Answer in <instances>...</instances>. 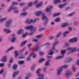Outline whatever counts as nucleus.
<instances>
[{"label": "nucleus", "mask_w": 79, "mask_h": 79, "mask_svg": "<svg viewBox=\"0 0 79 79\" xmlns=\"http://www.w3.org/2000/svg\"><path fill=\"white\" fill-rule=\"evenodd\" d=\"M59 42V41H58L57 40H55V42L53 44L52 47L50 51V53H49V56H48V58H51V57L52 56V55L54 53L53 52V51L55 50V46L56 45L58 44ZM50 55L51 56H50Z\"/></svg>", "instance_id": "f257e3e1"}, {"label": "nucleus", "mask_w": 79, "mask_h": 79, "mask_svg": "<svg viewBox=\"0 0 79 79\" xmlns=\"http://www.w3.org/2000/svg\"><path fill=\"white\" fill-rule=\"evenodd\" d=\"M68 67V66L67 65H62L61 66L59 69L57 70V74L58 75H60V73H61V72L63 68H67Z\"/></svg>", "instance_id": "f03ea898"}, {"label": "nucleus", "mask_w": 79, "mask_h": 79, "mask_svg": "<svg viewBox=\"0 0 79 79\" xmlns=\"http://www.w3.org/2000/svg\"><path fill=\"white\" fill-rule=\"evenodd\" d=\"M42 20H43V21H44V25L45 26L46 25V24H47V23H48V19L46 16H45V14H43L42 15Z\"/></svg>", "instance_id": "7ed1b4c3"}, {"label": "nucleus", "mask_w": 79, "mask_h": 79, "mask_svg": "<svg viewBox=\"0 0 79 79\" xmlns=\"http://www.w3.org/2000/svg\"><path fill=\"white\" fill-rule=\"evenodd\" d=\"M35 20H33L32 19L30 20L29 19H28L26 21H25V23H27L28 24H31V23H35Z\"/></svg>", "instance_id": "20e7f679"}, {"label": "nucleus", "mask_w": 79, "mask_h": 79, "mask_svg": "<svg viewBox=\"0 0 79 79\" xmlns=\"http://www.w3.org/2000/svg\"><path fill=\"white\" fill-rule=\"evenodd\" d=\"M53 8V6H49L48 7H47L46 9V12L47 13L51 11V9Z\"/></svg>", "instance_id": "39448f33"}, {"label": "nucleus", "mask_w": 79, "mask_h": 79, "mask_svg": "<svg viewBox=\"0 0 79 79\" xmlns=\"http://www.w3.org/2000/svg\"><path fill=\"white\" fill-rule=\"evenodd\" d=\"M25 29H27V30L31 29V31L34 30V29H35L34 27H33V26H27L25 27Z\"/></svg>", "instance_id": "423d86ee"}, {"label": "nucleus", "mask_w": 79, "mask_h": 79, "mask_svg": "<svg viewBox=\"0 0 79 79\" xmlns=\"http://www.w3.org/2000/svg\"><path fill=\"white\" fill-rule=\"evenodd\" d=\"M77 40V39L76 37H74L73 38L70 39L69 42L71 43H73V42H76Z\"/></svg>", "instance_id": "0eeeda50"}, {"label": "nucleus", "mask_w": 79, "mask_h": 79, "mask_svg": "<svg viewBox=\"0 0 79 79\" xmlns=\"http://www.w3.org/2000/svg\"><path fill=\"white\" fill-rule=\"evenodd\" d=\"M68 50H71V52L73 53L74 52L76 51V48H67Z\"/></svg>", "instance_id": "6e6552de"}, {"label": "nucleus", "mask_w": 79, "mask_h": 79, "mask_svg": "<svg viewBox=\"0 0 79 79\" xmlns=\"http://www.w3.org/2000/svg\"><path fill=\"white\" fill-rule=\"evenodd\" d=\"M2 61V62H6L7 60H6V56H3L1 59Z\"/></svg>", "instance_id": "1a4fd4ad"}, {"label": "nucleus", "mask_w": 79, "mask_h": 79, "mask_svg": "<svg viewBox=\"0 0 79 79\" xmlns=\"http://www.w3.org/2000/svg\"><path fill=\"white\" fill-rule=\"evenodd\" d=\"M72 73L69 71H68L66 73V76L67 77H68L69 76L72 75Z\"/></svg>", "instance_id": "9d476101"}, {"label": "nucleus", "mask_w": 79, "mask_h": 79, "mask_svg": "<svg viewBox=\"0 0 79 79\" xmlns=\"http://www.w3.org/2000/svg\"><path fill=\"white\" fill-rule=\"evenodd\" d=\"M11 20H9V21H7L6 23V27H9L10 24H11Z\"/></svg>", "instance_id": "9b49d317"}, {"label": "nucleus", "mask_w": 79, "mask_h": 79, "mask_svg": "<svg viewBox=\"0 0 79 79\" xmlns=\"http://www.w3.org/2000/svg\"><path fill=\"white\" fill-rule=\"evenodd\" d=\"M16 9H17V7H13V6H11L10 7L8 10V11H10L11 10H16Z\"/></svg>", "instance_id": "f8f14e48"}, {"label": "nucleus", "mask_w": 79, "mask_h": 79, "mask_svg": "<svg viewBox=\"0 0 79 79\" xmlns=\"http://www.w3.org/2000/svg\"><path fill=\"white\" fill-rule=\"evenodd\" d=\"M19 74V71H15L14 72L13 77H15L16 76Z\"/></svg>", "instance_id": "ddd939ff"}, {"label": "nucleus", "mask_w": 79, "mask_h": 79, "mask_svg": "<svg viewBox=\"0 0 79 79\" xmlns=\"http://www.w3.org/2000/svg\"><path fill=\"white\" fill-rule=\"evenodd\" d=\"M68 26V23H65L62 24L61 25V27L62 28L65 27H66V26Z\"/></svg>", "instance_id": "4468645a"}, {"label": "nucleus", "mask_w": 79, "mask_h": 79, "mask_svg": "<svg viewBox=\"0 0 79 79\" xmlns=\"http://www.w3.org/2000/svg\"><path fill=\"white\" fill-rule=\"evenodd\" d=\"M23 32V30L20 29L17 32V34H21Z\"/></svg>", "instance_id": "2eb2a0df"}, {"label": "nucleus", "mask_w": 79, "mask_h": 79, "mask_svg": "<svg viewBox=\"0 0 79 79\" xmlns=\"http://www.w3.org/2000/svg\"><path fill=\"white\" fill-rule=\"evenodd\" d=\"M60 0H54L53 1V2L54 4H57V3H60Z\"/></svg>", "instance_id": "dca6fc26"}, {"label": "nucleus", "mask_w": 79, "mask_h": 79, "mask_svg": "<svg viewBox=\"0 0 79 79\" xmlns=\"http://www.w3.org/2000/svg\"><path fill=\"white\" fill-rule=\"evenodd\" d=\"M66 3H64V4H61L59 5V7L60 8H62L63 7H64V6H66Z\"/></svg>", "instance_id": "f3484780"}, {"label": "nucleus", "mask_w": 79, "mask_h": 79, "mask_svg": "<svg viewBox=\"0 0 79 79\" xmlns=\"http://www.w3.org/2000/svg\"><path fill=\"white\" fill-rule=\"evenodd\" d=\"M4 31L6 32V33H10V32H11V31L8 29H4Z\"/></svg>", "instance_id": "a211bd4d"}, {"label": "nucleus", "mask_w": 79, "mask_h": 79, "mask_svg": "<svg viewBox=\"0 0 79 79\" xmlns=\"http://www.w3.org/2000/svg\"><path fill=\"white\" fill-rule=\"evenodd\" d=\"M41 13H42V12L41 11H39L36 13L35 15L37 16H40V15H41Z\"/></svg>", "instance_id": "6ab92c4d"}, {"label": "nucleus", "mask_w": 79, "mask_h": 79, "mask_svg": "<svg viewBox=\"0 0 79 79\" xmlns=\"http://www.w3.org/2000/svg\"><path fill=\"white\" fill-rule=\"evenodd\" d=\"M43 4L42 3V2H41L39 4H37L36 6V7H37V8H38V7H40V6H41Z\"/></svg>", "instance_id": "aec40b11"}, {"label": "nucleus", "mask_w": 79, "mask_h": 79, "mask_svg": "<svg viewBox=\"0 0 79 79\" xmlns=\"http://www.w3.org/2000/svg\"><path fill=\"white\" fill-rule=\"evenodd\" d=\"M63 56H64V55H63L62 56H58L56 58V59H57V60L61 59V58H63Z\"/></svg>", "instance_id": "412c9836"}, {"label": "nucleus", "mask_w": 79, "mask_h": 79, "mask_svg": "<svg viewBox=\"0 0 79 79\" xmlns=\"http://www.w3.org/2000/svg\"><path fill=\"white\" fill-rule=\"evenodd\" d=\"M27 42V40H25V41L22 43L20 45L21 46H22L24 45H25V44H26V43Z\"/></svg>", "instance_id": "4be33fe9"}, {"label": "nucleus", "mask_w": 79, "mask_h": 79, "mask_svg": "<svg viewBox=\"0 0 79 79\" xmlns=\"http://www.w3.org/2000/svg\"><path fill=\"white\" fill-rule=\"evenodd\" d=\"M68 33H69V31H66L64 32L63 34L64 35V37H65V36H66V35H67V34H68Z\"/></svg>", "instance_id": "5701e85b"}, {"label": "nucleus", "mask_w": 79, "mask_h": 79, "mask_svg": "<svg viewBox=\"0 0 79 79\" xmlns=\"http://www.w3.org/2000/svg\"><path fill=\"white\" fill-rule=\"evenodd\" d=\"M55 22L57 23V22H60V19L59 18H57L55 19Z\"/></svg>", "instance_id": "b1692460"}, {"label": "nucleus", "mask_w": 79, "mask_h": 79, "mask_svg": "<svg viewBox=\"0 0 79 79\" xmlns=\"http://www.w3.org/2000/svg\"><path fill=\"white\" fill-rule=\"evenodd\" d=\"M27 15V13L26 12H25L21 14L20 16H26Z\"/></svg>", "instance_id": "393cba45"}, {"label": "nucleus", "mask_w": 79, "mask_h": 79, "mask_svg": "<svg viewBox=\"0 0 79 79\" xmlns=\"http://www.w3.org/2000/svg\"><path fill=\"white\" fill-rule=\"evenodd\" d=\"M66 52V50H62L61 51V55H64Z\"/></svg>", "instance_id": "a878e982"}, {"label": "nucleus", "mask_w": 79, "mask_h": 79, "mask_svg": "<svg viewBox=\"0 0 79 79\" xmlns=\"http://www.w3.org/2000/svg\"><path fill=\"white\" fill-rule=\"evenodd\" d=\"M33 56V58H35V56H36V55L35 54H34V53L33 52L30 55V56Z\"/></svg>", "instance_id": "bb28decb"}, {"label": "nucleus", "mask_w": 79, "mask_h": 79, "mask_svg": "<svg viewBox=\"0 0 79 79\" xmlns=\"http://www.w3.org/2000/svg\"><path fill=\"white\" fill-rule=\"evenodd\" d=\"M60 14V13H55L53 15V17H55V16H57Z\"/></svg>", "instance_id": "cd10ccee"}, {"label": "nucleus", "mask_w": 79, "mask_h": 79, "mask_svg": "<svg viewBox=\"0 0 79 79\" xmlns=\"http://www.w3.org/2000/svg\"><path fill=\"white\" fill-rule=\"evenodd\" d=\"M24 63V62L23 60H20L18 61L19 64H23Z\"/></svg>", "instance_id": "c85d7f7f"}, {"label": "nucleus", "mask_w": 79, "mask_h": 79, "mask_svg": "<svg viewBox=\"0 0 79 79\" xmlns=\"http://www.w3.org/2000/svg\"><path fill=\"white\" fill-rule=\"evenodd\" d=\"M50 60H48L46 62L45 64V66H48L49 64V61H50Z\"/></svg>", "instance_id": "c756f323"}, {"label": "nucleus", "mask_w": 79, "mask_h": 79, "mask_svg": "<svg viewBox=\"0 0 79 79\" xmlns=\"http://www.w3.org/2000/svg\"><path fill=\"white\" fill-rule=\"evenodd\" d=\"M72 69L73 72H75V71H76V68H75V67H74V66L73 65Z\"/></svg>", "instance_id": "7c9ffc66"}, {"label": "nucleus", "mask_w": 79, "mask_h": 79, "mask_svg": "<svg viewBox=\"0 0 79 79\" xmlns=\"http://www.w3.org/2000/svg\"><path fill=\"white\" fill-rule=\"evenodd\" d=\"M43 35L42 34H40L39 35H37L36 37V38H41V37H42Z\"/></svg>", "instance_id": "2f4dec72"}, {"label": "nucleus", "mask_w": 79, "mask_h": 79, "mask_svg": "<svg viewBox=\"0 0 79 79\" xmlns=\"http://www.w3.org/2000/svg\"><path fill=\"white\" fill-rule=\"evenodd\" d=\"M17 64H15L14 65L13 67V69H14L15 70V69H16V68H17Z\"/></svg>", "instance_id": "473e14b6"}, {"label": "nucleus", "mask_w": 79, "mask_h": 79, "mask_svg": "<svg viewBox=\"0 0 79 79\" xmlns=\"http://www.w3.org/2000/svg\"><path fill=\"white\" fill-rule=\"evenodd\" d=\"M32 5V2H29L28 4V7H31Z\"/></svg>", "instance_id": "72a5a7b5"}, {"label": "nucleus", "mask_w": 79, "mask_h": 79, "mask_svg": "<svg viewBox=\"0 0 79 79\" xmlns=\"http://www.w3.org/2000/svg\"><path fill=\"white\" fill-rule=\"evenodd\" d=\"M15 58H16L17 56H18V55H19V54H18V51H15Z\"/></svg>", "instance_id": "f704fd0d"}, {"label": "nucleus", "mask_w": 79, "mask_h": 79, "mask_svg": "<svg viewBox=\"0 0 79 79\" xmlns=\"http://www.w3.org/2000/svg\"><path fill=\"white\" fill-rule=\"evenodd\" d=\"M12 49H13V47H11L6 52V53H7L9 51H10V50H12Z\"/></svg>", "instance_id": "c9c22d12"}, {"label": "nucleus", "mask_w": 79, "mask_h": 79, "mask_svg": "<svg viewBox=\"0 0 79 79\" xmlns=\"http://www.w3.org/2000/svg\"><path fill=\"white\" fill-rule=\"evenodd\" d=\"M61 32H59L56 36V37H59L60 35H61Z\"/></svg>", "instance_id": "e433bc0d"}, {"label": "nucleus", "mask_w": 79, "mask_h": 79, "mask_svg": "<svg viewBox=\"0 0 79 79\" xmlns=\"http://www.w3.org/2000/svg\"><path fill=\"white\" fill-rule=\"evenodd\" d=\"M44 60H45V59H44L41 58L39 60V62L41 63V62H42V61H44Z\"/></svg>", "instance_id": "4c0bfd02"}, {"label": "nucleus", "mask_w": 79, "mask_h": 79, "mask_svg": "<svg viewBox=\"0 0 79 79\" xmlns=\"http://www.w3.org/2000/svg\"><path fill=\"white\" fill-rule=\"evenodd\" d=\"M6 19V18H4V19H1L0 20V23L1 22H3L4 21H5Z\"/></svg>", "instance_id": "58836bf2"}, {"label": "nucleus", "mask_w": 79, "mask_h": 79, "mask_svg": "<svg viewBox=\"0 0 79 79\" xmlns=\"http://www.w3.org/2000/svg\"><path fill=\"white\" fill-rule=\"evenodd\" d=\"M75 14V12H72V13H71L69 15V16H73V15Z\"/></svg>", "instance_id": "ea45409f"}, {"label": "nucleus", "mask_w": 79, "mask_h": 79, "mask_svg": "<svg viewBox=\"0 0 79 79\" xmlns=\"http://www.w3.org/2000/svg\"><path fill=\"white\" fill-rule=\"evenodd\" d=\"M13 61V58H10V63H12Z\"/></svg>", "instance_id": "a19ab883"}, {"label": "nucleus", "mask_w": 79, "mask_h": 79, "mask_svg": "<svg viewBox=\"0 0 79 79\" xmlns=\"http://www.w3.org/2000/svg\"><path fill=\"white\" fill-rule=\"evenodd\" d=\"M35 65H34L31 67V70H32V71H34V68H35Z\"/></svg>", "instance_id": "79ce46f5"}, {"label": "nucleus", "mask_w": 79, "mask_h": 79, "mask_svg": "<svg viewBox=\"0 0 79 79\" xmlns=\"http://www.w3.org/2000/svg\"><path fill=\"white\" fill-rule=\"evenodd\" d=\"M15 40H16V38H13L11 39V41L12 42H15Z\"/></svg>", "instance_id": "37998d69"}, {"label": "nucleus", "mask_w": 79, "mask_h": 79, "mask_svg": "<svg viewBox=\"0 0 79 79\" xmlns=\"http://www.w3.org/2000/svg\"><path fill=\"white\" fill-rule=\"evenodd\" d=\"M18 4V2H12V5H17Z\"/></svg>", "instance_id": "c03bdc74"}, {"label": "nucleus", "mask_w": 79, "mask_h": 79, "mask_svg": "<svg viewBox=\"0 0 79 79\" xmlns=\"http://www.w3.org/2000/svg\"><path fill=\"white\" fill-rule=\"evenodd\" d=\"M39 53H40V55H44V52L40 51L39 52Z\"/></svg>", "instance_id": "a18cd8bd"}, {"label": "nucleus", "mask_w": 79, "mask_h": 79, "mask_svg": "<svg viewBox=\"0 0 79 79\" xmlns=\"http://www.w3.org/2000/svg\"><path fill=\"white\" fill-rule=\"evenodd\" d=\"M25 3L24 2H22L19 4L20 6H23V5H24Z\"/></svg>", "instance_id": "49530a36"}, {"label": "nucleus", "mask_w": 79, "mask_h": 79, "mask_svg": "<svg viewBox=\"0 0 79 79\" xmlns=\"http://www.w3.org/2000/svg\"><path fill=\"white\" fill-rule=\"evenodd\" d=\"M53 38H54V37L53 36H51L49 37V39L50 40H52V39H53Z\"/></svg>", "instance_id": "de8ad7c7"}, {"label": "nucleus", "mask_w": 79, "mask_h": 79, "mask_svg": "<svg viewBox=\"0 0 79 79\" xmlns=\"http://www.w3.org/2000/svg\"><path fill=\"white\" fill-rule=\"evenodd\" d=\"M3 66H4V64L0 63V67H3Z\"/></svg>", "instance_id": "09e8293b"}, {"label": "nucleus", "mask_w": 79, "mask_h": 79, "mask_svg": "<svg viewBox=\"0 0 79 79\" xmlns=\"http://www.w3.org/2000/svg\"><path fill=\"white\" fill-rule=\"evenodd\" d=\"M27 34V33L26 34H24L22 35V37H24L26 36Z\"/></svg>", "instance_id": "8fccbe9b"}, {"label": "nucleus", "mask_w": 79, "mask_h": 79, "mask_svg": "<svg viewBox=\"0 0 79 79\" xmlns=\"http://www.w3.org/2000/svg\"><path fill=\"white\" fill-rule=\"evenodd\" d=\"M38 3V1L37 0H35L34 2V4L35 5L37 4Z\"/></svg>", "instance_id": "3c124183"}, {"label": "nucleus", "mask_w": 79, "mask_h": 79, "mask_svg": "<svg viewBox=\"0 0 79 79\" xmlns=\"http://www.w3.org/2000/svg\"><path fill=\"white\" fill-rule=\"evenodd\" d=\"M76 63L77 65H79V59L77 61Z\"/></svg>", "instance_id": "603ef678"}, {"label": "nucleus", "mask_w": 79, "mask_h": 79, "mask_svg": "<svg viewBox=\"0 0 79 79\" xmlns=\"http://www.w3.org/2000/svg\"><path fill=\"white\" fill-rule=\"evenodd\" d=\"M37 48L35 49V51H37L39 49V46H36Z\"/></svg>", "instance_id": "864d4df0"}, {"label": "nucleus", "mask_w": 79, "mask_h": 79, "mask_svg": "<svg viewBox=\"0 0 79 79\" xmlns=\"http://www.w3.org/2000/svg\"><path fill=\"white\" fill-rule=\"evenodd\" d=\"M33 41H34V42H37L38 41V40L36 39H34L33 40Z\"/></svg>", "instance_id": "5fc2aeb1"}, {"label": "nucleus", "mask_w": 79, "mask_h": 79, "mask_svg": "<svg viewBox=\"0 0 79 79\" xmlns=\"http://www.w3.org/2000/svg\"><path fill=\"white\" fill-rule=\"evenodd\" d=\"M77 24H78V23H77V22H75L74 23V26H76V25H77Z\"/></svg>", "instance_id": "6e6d98bb"}, {"label": "nucleus", "mask_w": 79, "mask_h": 79, "mask_svg": "<svg viewBox=\"0 0 79 79\" xmlns=\"http://www.w3.org/2000/svg\"><path fill=\"white\" fill-rule=\"evenodd\" d=\"M19 58L20 59H23V58H24V56H20Z\"/></svg>", "instance_id": "4d7b16f0"}, {"label": "nucleus", "mask_w": 79, "mask_h": 79, "mask_svg": "<svg viewBox=\"0 0 79 79\" xmlns=\"http://www.w3.org/2000/svg\"><path fill=\"white\" fill-rule=\"evenodd\" d=\"M44 29V28H40L39 29V31H43Z\"/></svg>", "instance_id": "13d9d810"}, {"label": "nucleus", "mask_w": 79, "mask_h": 79, "mask_svg": "<svg viewBox=\"0 0 79 79\" xmlns=\"http://www.w3.org/2000/svg\"><path fill=\"white\" fill-rule=\"evenodd\" d=\"M3 72V69H2L0 71V74H2V73Z\"/></svg>", "instance_id": "bf43d9fd"}, {"label": "nucleus", "mask_w": 79, "mask_h": 79, "mask_svg": "<svg viewBox=\"0 0 79 79\" xmlns=\"http://www.w3.org/2000/svg\"><path fill=\"white\" fill-rule=\"evenodd\" d=\"M69 31H71L72 29V28L71 27H68Z\"/></svg>", "instance_id": "052dcab7"}, {"label": "nucleus", "mask_w": 79, "mask_h": 79, "mask_svg": "<svg viewBox=\"0 0 79 79\" xmlns=\"http://www.w3.org/2000/svg\"><path fill=\"white\" fill-rule=\"evenodd\" d=\"M45 45H47V46H48L49 45H50V43H46L45 44Z\"/></svg>", "instance_id": "680f3d73"}, {"label": "nucleus", "mask_w": 79, "mask_h": 79, "mask_svg": "<svg viewBox=\"0 0 79 79\" xmlns=\"http://www.w3.org/2000/svg\"><path fill=\"white\" fill-rule=\"evenodd\" d=\"M25 49V48H24L22 49L20 51V52H23V50H24Z\"/></svg>", "instance_id": "e2e57ef3"}, {"label": "nucleus", "mask_w": 79, "mask_h": 79, "mask_svg": "<svg viewBox=\"0 0 79 79\" xmlns=\"http://www.w3.org/2000/svg\"><path fill=\"white\" fill-rule=\"evenodd\" d=\"M65 46L67 47V46H68L69 45V44L66 43L65 44Z\"/></svg>", "instance_id": "0e129e2a"}, {"label": "nucleus", "mask_w": 79, "mask_h": 79, "mask_svg": "<svg viewBox=\"0 0 79 79\" xmlns=\"http://www.w3.org/2000/svg\"><path fill=\"white\" fill-rule=\"evenodd\" d=\"M72 60V59L71 58H69V61L68 62H69V61H71Z\"/></svg>", "instance_id": "69168bd1"}, {"label": "nucleus", "mask_w": 79, "mask_h": 79, "mask_svg": "<svg viewBox=\"0 0 79 79\" xmlns=\"http://www.w3.org/2000/svg\"><path fill=\"white\" fill-rule=\"evenodd\" d=\"M18 12H19V11L18 10H15V11H14V13H18Z\"/></svg>", "instance_id": "338daca9"}, {"label": "nucleus", "mask_w": 79, "mask_h": 79, "mask_svg": "<svg viewBox=\"0 0 79 79\" xmlns=\"http://www.w3.org/2000/svg\"><path fill=\"white\" fill-rule=\"evenodd\" d=\"M30 60V57H28L27 59V61H29V60Z\"/></svg>", "instance_id": "774afa93"}]
</instances>
